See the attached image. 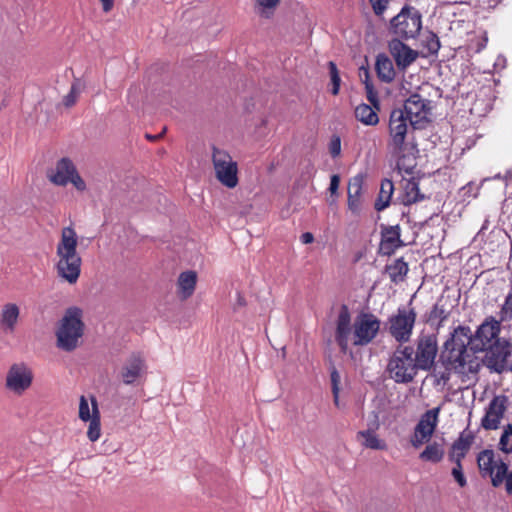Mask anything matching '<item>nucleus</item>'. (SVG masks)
I'll return each instance as SVG.
<instances>
[{
	"mask_svg": "<svg viewBox=\"0 0 512 512\" xmlns=\"http://www.w3.org/2000/svg\"><path fill=\"white\" fill-rule=\"evenodd\" d=\"M166 131V128L163 129L162 133L160 134H157V135H152V134H146L145 137L146 139H148L149 141H156L158 139H160L163 135V133Z\"/></svg>",
	"mask_w": 512,
	"mask_h": 512,
	"instance_id": "69168bd1",
	"label": "nucleus"
},
{
	"mask_svg": "<svg viewBox=\"0 0 512 512\" xmlns=\"http://www.w3.org/2000/svg\"><path fill=\"white\" fill-rule=\"evenodd\" d=\"M512 319V294H509L500 310V322Z\"/></svg>",
	"mask_w": 512,
	"mask_h": 512,
	"instance_id": "a18cd8bd",
	"label": "nucleus"
},
{
	"mask_svg": "<svg viewBox=\"0 0 512 512\" xmlns=\"http://www.w3.org/2000/svg\"><path fill=\"white\" fill-rule=\"evenodd\" d=\"M83 311L77 306L66 309L56 331L57 347L66 352L74 351L79 339L84 334L85 324L82 320Z\"/></svg>",
	"mask_w": 512,
	"mask_h": 512,
	"instance_id": "39448f33",
	"label": "nucleus"
},
{
	"mask_svg": "<svg viewBox=\"0 0 512 512\" xmlns=\"http://www.w3.org/2000/svg\"><path fill=\"white\" fill-rule=\"evenodd\" d=\"M466 99V108H459V111L463 112L462 120L464 123L463 126H466V123L470 125V116H474L476 118L484 117L487 113H489L492 109L493 98L491 95L490 88H483L480 90L479 94L474 91H466L465 92Z\"/></svg>",
	"mask_w": 512,
	"mask_h": 512,
	"instance_id": "1a4fd4ad",
	"label": "nucleus"
},
{
	"mask_svg": "<svg viewBox=\"0 0 512 512\" xmlns=\"http://www.w3.org/2000/svg\"><path fill=\"white\" fill-rule=\"evenodd\" d=\"M359 77L363 84L367 83V82H371L370 70H369L368 66L362 65L359 68Z\"/></svg>",
	"mask_w": 512,
	"mask_h": 512,
	"instance_id": "4d7b16f0",
	"label": "nucleus"
},
{
	"mask_svg": "<svg viewBox=\"0 0 512 512\" xmlns=\"http://www.w3.org/2000/svg\"><path fill=\"white\" fill-rule=\"evenodd\" d=\"M420 368L416 363H408L398 358L397 353L390 357L386 370L396 383L408 384L412 382Z\"/></svg>",
	"mask_w": 512,
	"mask_h": 512,
	"instance_id": "dca6fc26",
	"label": "nucleus"
},
{
	"mask_svg": "<svg viewBox=\"0 0 512 512\" xmlns=\"http://www.w3.org/2000/svg\"><path fill=\"white\" fill-rule=\"evenodd\" d=\"M422 29V15L420 11L411 5H404L400 12L394 16L388 25L389 33L395 37L406 41L415 39Z\"/></svg>",
	"mask_w": 512,
	"mask_h": 512,
	"instance_id": "423d86ee",
	"label": "nucleus"
},
{
	"mask_svg": "<svg viewBox=\"0 0 512 512\" xmlns=\"http://www.w3.org/2000/svg\"><path fill=\"white\" fill-rule=\"evenodd\" d=\"M439 412L440 406L429 409L421 415L410 439L414 448H420L423 444L431 441L437 427Z\"/></svg>",
	"mask_w": 512,
	"mask_h": 512,
	"instance_id": "9b49d317",
	"label": "nucleus"
},
{
	"mask_svg": "<svg viewBox=\"0 0 512 512\" xmlns=\"http://www.w3.org/2000/svg\"><path fill=\"white\" fill-rule=\"evenodd\" d=\"M340 175L339 174H332L330 177V184L328 187V191L330 193L331 197L337 198L339 196V186H340Z\"/></svg>",
	"mask_w": 512,
	"mask_h": 512,
	"instance_id": "3c124183",
	"label": "nucleus"
},
{
	"mask_svg": "<svg viewBox=\"0 0 512 512\" xmlns=\"http://www.w3.org/2000/svg\"><path fill=\"white\" fill-rule=\"evenodd\" d=\"M217 180L227 188L233 189L238 185V166L237 162H219L214 168Z\"/></svg>",
	"mask_w": 512,
	"mask_h": 512,
	"instance_id": "4be33fe9",
	"label": "nucleus"
},
{
	"mask_svg": "<svg viewBox=\"0 0 512 512\" xmlns=\"http://www.w3.org/2000/svg\"><path fill=\"white\" fill-rule=\"evenodd\" d=\"M375 71L378 79L384 83H391L396 76L393 63L385 53L376 56Z\"/></svg>",
	"mask_w": 512,
	"mask_h": 512,
	"instance_id": "b1692460",
	"label": "nucleus"
},
{
	"mask_svg": "<svg viewBox=\"0 0 512 512\" xmlns=\"http://www.w3.org/2000/svg\"><path fill=\"white\" fill-rule=\"evenodd\" d=\"M358 436L364 438V445L367 448L382 450L385 444L377 437V435L371 430H363L358 432Z\"/></svg>",
	"mask_w": 512,
	"mask_h": 512,
	"instance_id": "e433bc0d",
	"label": "nucleus"
},
{
	"mask_svg": "<svg viewBox=\"0 0 512 512\" xmlns=\"http://www.w3.org/2000/svg\"><path fill=\"white\" fill-rule=\"evenodd\" d=\"M448 339H446L442 344V351L439 356V361L442 363V365L445 368V371L441 373V380H443V383L446 384L448 382Z\"/></svg>",
	"mask_w": 512,
	"mask_h": 512,
	"instance_id": "79ce46f5",
	"label": "nucleus"
},
{
	"mask_svg": "<svg viewBox=\"0 0 512 512\" xmlns=\"http://www.w3.org/2000/svg\"><path fill=\"white\" fill-rule=\"evenodd\" d=\"M476 460L480 475L490 478L493 487H500L504 482L507 463L500 456L496 457L492 449L480 451Z\"/></svg>",
	"mask_w": 512,
	"mask_h": 512,
	"instance_id": "6e6552de",
	"label": "nucleus"
},
{
	"mask_svg": "<svg viewBox=\"0 0 512 512\" xmlns=\"http://www.w3.org/2000/svg\"><path fill=\"white\" fill-rule=\"evenodd\" d=\"M472 443V437L469 435H464L463 433L460 435L459 439L456 440L453 445L450 447V450L456 453L457 459H461L465 456V453L468 451L470 445Z\"/></svg>",
	"mask_w": 512,
	"mask_h": 512,
	"instance_id": "c9c22d12",
	"label": "nucleus"
},
{
	"mask_svg": "<svg viewBox=\"0 0 512 512\" xmlns=\"http://www.w3.org/2000/svg\"><path fill=\"white\" fill-rule=\"evenodd\" d=\"M300 240L303 244H311L314 242V235L311 232H304L301 234Z\"/></svg>",
	"mask_w": 512,
	"mask_h": 512,
	"instance_id": "680f3d73",
	"label": "nucleus"
},
{
	"mask_svg": "<svg viewBox=\"0 0 512 512\" xmlns=\"http://www.w3.org/2000/svg\"><path fill=\"white\" fill-rule=\"evenodd\" d=\"M425 47L427 48L429 54H435L438 52L440 48V42L436 34L430 32V35L426 40Z\"/></svg>",
	"mask_w": 512,
	"mask_h": 512,
	"instance_id": "8fccbe9b",
	"label": "nucleus"
},
{
	"mask_svg": "<svg viewBox=\"0 0 512 512\" xmlns=\"http://www.w3.org/2000/svg\"><path fill=\"white\" fill-rule=\"evenodd\" d=\"M483 353L479 361L488 371L493 374H504L512 372V344L509 340L496 341L494 345L481 350Z\"/></svg>",
	"mask_w": 512,
	"mask_h": 512,
	"instance_id": "0eeeda50",
	"label": "nucleus"
},
{
	"mask_svg": "<svg viewBox=\"0 0 512 512\" xmlns=\"http://www.w3.org/2000/svg\"><path fill=\"white\" fill-rule=\"evenodd\" d=\"M102 3V8L104 12H109L112 10L114 6V0H100Z\"/></svg>",
	"mask_w": 512,
	"mask_h": 512,
	"instance_id": "e2e57ef3",
	"label": "nucleus"
},
{
	"mask_svg": "<svg viewBox=\"0 0 512 512\" xmlns=\"http://www.w3.org/2000/svg\"><path fill=\"white\" fill-rule=\"evenodd\" d=\"M380 243L377 254L380 256H392L398 249L406 246L401 238V227L399 224H380Z\"/></svg>",
	"mask_w": 512,
	"mask_h": 512,
	"instance_id": "ddd939ff",
	"label": "nucleus"
},
{
	"mask_svg": "<svg viewBox=\"0 0 512 512\" xmlns=\"http://www.w3.org/2000/svg\"><path fill=\"white\" fill-rule=\"evenodd\" d=\"M504 178L507 182L512 183V168L506 172Z\"/></svg>",
	"mask_w": 512,
	"mask_h": 512,
	"instance_id": "338daca9",
	"label": "nucleus"
},
{
	"mask_svg": "<svg viewBox=\"0 0 512 512\" xmlns=\"http://www.w3.org/2000/svg\"><path fill=\"white\" fill-rule=\"evenodd\" d=\"M329 152L333 158L338 157L341 153V139L339 136L333 135L329 144Z\"/></svg>",
	"mask_w": 512,
	"mask_h": 512,
	"instance_id": "603ef678",
	"label": "nucleus"
},
{
	"mask_svg": "<svg viewBox=\"0 0 512 512\" xmlns=\"http://www.w3.org/2000/svg\"><path fill=\"white\" fill-rule=\"evenodd\" d=\"M426 448L420 453L419 458L422 461L437 463L444 456V449L442 444L434 440L432 443H426Z\"/></svg>",
	"mask_w": 512,
	"mask_h": 512,
	"instance_id": "473e14b6",
	"label": "nucleus"
},
{
	"mask_svg": "<svg viewBox=\"0 0 512 512\" xmlns=\"http://www.w3.org/2000/svg\"><path fill=\"white\" fill-rule=\"evenodd\" d=\"M398 155V160L396 163V169L399 173L405 172L406 174L412 175L414 173V169L416 167V163L406 164L405 161L407 159L406 155L402 153H396Z\"/></svg>",
	"mask_w": 512,
	"mask_h": 512,
	"instance_id": "c03bdc74",
	"label": "nucleus"
},
{
	"mask_svg": "<svg viewBox=\"0 0 512 512\" xmlns=\"http://www.w3.org/2000/svg\"><path fill=\"white\" fill-rule=\"evenodd\" d=\"M328 71L330 76V85L329 89L330 93L334 96L339 94L340 86H341V77L340 72L337 68V65L333 61L328 62Z\"/></svg>",
	"mask_w": 512,
	"mask_h": 512,
	"instance_id": "f704fd0d",
	"label": "nucleus"
},
{
	"mask_svg": "<svg viewBox=\"0 0 512 512\" xmlns=\"http://www.w3.org/2000/svg\"><path fill=\"white\" fill-rule=\"evenodd\" d=\"M437 339L434 334L421 335L418 338L415 363L421 370H430L437 355Z\"/></svg>",
	"mask_w": 512,
	"mask_h": 512,
	"instance_id": "2eb2a0df",
	"label": "nucleus"
},
{
	"mask_svg": "<svg viewBox=\"0 0 512 512\" xmlns=\"http://www.w3.org/2000/svg\"><path fill=\"white\" fill-rule=\"evenodd\" d=\"M77 246L76 231L71 226L63 228L56 248L59 257L56 268L58 276L70 284L76 283L81 274L82 259L77 252Z\"/></svg>",
	"mask_w": 512,
	"mask_h": 512,
	"instance_id": "20e7f679",
	"label": "nucleus"
},
{
	"mask_svg": "<svg viewBox=\"0 0 512 512\" xmlns=\"http://www.w3.org/2000/svg\"><path fill=\"white\" fill-rule=\"evenodd\" d=\"M505 491L508 495H512V471H509V466L507 465V470L504 476Z\"/></svg>",
	"mask_w": 512,
	"mask_h": 512,
	"instance_id": "6e6d98bb",
	"label": "nucleus"
},
{
	"mask_svg": "<svg viewBox=\"0 0 512 512\" xmlns=\"http://www.w3.org/2000/svg\"><path fill=\"white\" fill-rule=\"evenodd\" d=\"M93 417L94 410L92 409V412H90L88 400L85 396H81L79 401V418L84 422H88Z\"/></svg>",
	"mask_w": 512,
	"mask_h": 512,
	"instance_id": "37998d69",
	"label": "nucleus"
},
{
	"mask_svg": "<svg viewBox=\"0 0 512 512\" xmlns=\"http://www.w3.org/2000/svg\"><path fill=\"white\" fill-rule=\"evenodd\" d=\"M340 379V373L338 372L335 365L332 363L330 367L331 391L333 394L334 404L337 407H339Z\"/></svg>",
	"mask_w": 512,
	"mask_h": 512,
	"instance_id": "4c0bfd02",
	"label": "nucleus"
},
{
	"mask_svg": "<svg viewBox=\"0 0 512 512\" xmlns=\"http://www.w3.org/2000/svg\"><path fill=\"white\" fill-rule=\"evenodd\" d=\"M388 49L399 70H406L419 56L418 51L413 50L401 39H391Z\"/></svg>",
	"mask_w": 512,
	"mask_h": 512,
	"instance_id": "aec40b11",
	"label": "nucleus"
},
{
	"mask_svg": "<svg viewBox=\"0 0 512 512\" xmlns=\"http://www.w3.org/2000/svg\"><path fill=\"white\" fill-rule=\"evenodd\" d=\"M394 192V184L390 179H383L380 186L378 197L374 203V209L377 212L385 210L391 203Z\"/></svg>",
	"mask_w": 512,
	"mask_h": 512,
	"instance_id": "c85d7f7f",
	"label": "nucleus"
},
{
	"mask_svg": "<svg viewBox=\"0 0 512 512\" xmlns=\"http://www.w3.org/2000/svg\"><path fill=\"white\" fill-rule=\"evenodd\" d=\"M394 353H397L398 358H400L402 361L415 363V358H413L414 349L411 346H405L404 348L399 346Z\"/></svg>",
	"mask_w": 512,
	"mask_h": 512,
	"instance_id": "49530a36",
	"label": "nucleus"
},
{
	"mask_svg": "<svg viewBox=\"0 0 512 512\" xmlns=\"http://www.w3.org/2000/svg\"><path fill=\"white\" fill-rule=\"evenodd\" d=\"M196 283L197 273L195 271L188 270L180 273L178 277V287L181 299L186 300L193 295Z\"/></svg>",
	"mask_w": 512,
	"mask_h": 512,
	"instance_id": "393cba45",
	"label": "nucleus"
},
{
	"mask_svg": "<svg viewBox=\"0 0 512 512\" xmlns=\"http://www.w3.org/2000/svg\"><path fill=\"white\" fill-rule=\"evenodd\" d=\"M407 120L409 118L401 108H394L389 117V133L394 153H402L405 149L407 135Z\"/></svg>",
	"mask_w": 512,
	"mask_h": 512,
	"instance_id": "4468645a",
	"label": "nucleus"
},
{
	"mask_svg": "<svg viewBox=\"0 0 512 512\" xmlns=\"http://www.w3.org/2000/svg\"><path fill=\"white\" fill-rule=\"evenodd\" d=\"M32 381V371L25 364H13L7 372L6 387L21 394L31 386Z\"/></svg>",
	"mask_w": 512,
	"mask_h": 512,
	"instance_id": "f3484780",
	"label": "nucleus"
},
{
	"mask_svg": "<svg viewBox=\"0 0 512 512\" xmlns=\"http://www.w3.org/2000/svg\"><path fill=\"white\" fill-rule=\"evenodd\" d=\"M381 320L371 312L361 311L351 323V313L347 304H341L335 321V342L341 353L349 350V338L353 333L354 346H366L371 343L380 331Z\"/></svg>",
	"mask_w": 512,
	"mask_h": 512,
	"instance_id": "7ed1b4c3",
	"label": "nucleus"
},
{
	"mask_svg": "<svg viewBox=\"0 0 512 512\" xmlns=\"http://www.w3.org/2000/svg\"><path fill=\"white\" fill-rule=\"evenodd\" d=\"M508 398L505 395H497L489 402L485 415L481 419V425L486 430L498 429L501 419L507 409Z\"/></svg>",
	"mask_w": 512,
	"mask_h": 512,
	"instance_id": "a211bd4d",
	"label": "nucleus"
},
{
	"mask_svg": "<svg viewBox=\"0 0 512 512\" xmlns=\"http://www.w3.org/2000/svg\"><path fill=\"white\" fill-rule=\"evenodd\" d=\"M19 307L14 303H8L3 306L0 326L4 329L13 331L19 317Z\"/></svg>",
	"mask_w": 512,
	"mask_h": 512,
	"instance_id": "c756f323",
	"label": "nucleus"
},
{
	"mask_svg": "<svg viewBox=\"0 0 512 512\" xmlns=\"http://www.w3.org/2000/svg\"><path fill=\"white\" fill-rule=\"evenodd\" d=\"M257 3L262 6L263 8H268V9H271V8H275L280 0H256Z\"/></svg>",
	"mask_w": 512,
	"mask_h": 512,
	"instance_id": "052dcab7",
	"label": "nucleus"
},
{
	"mask_svg": "<svg viewBox=\"0 0 512 512\" xmlns=\"http://www.w3.org/2000/svg\"><path fill=\"white\" fill-rule=\"evenodd\" d=\"M471 190H472V186H471L470 183H468L467 185L463 186L459 190L458 196L461 199L460 200L461 202H464L466 200V197H470Z\"/></svg>",
	"mask_w": 512,
	"mask_h": 512,
	"instance_id": "bf43d9fd",
	"label": "nucleus"
},
{
	"mask_svg": "<svg viewBox=\"0 0 512 512\" xmlns=\"http://www.w3.org/2000/svg\"><path fill=\"white\" fill-rule=\"evenodd\" d=\"M237 302L240 306H244L246 305V301L244 299V297H242L240 294H238V299H237Z\"/></svg>",
	"mask_w": 512,
	"mask_h": 512,
	"instance_id": "774afa93",
	"label": "nucleus"
},
{
	"mask_svg": "<svg viewBox=\"0 0 512 512\" xmlns=\"http://www.w3.org/2000/svg\"><path fill=\"white\" fill-rule=\"evenodd\" d=\"M471 84V78L465 77L462 83H458V88L453 87L452 93H450V99H453V110L459 115L462 119L463 112L459 111V108H466V99L465 92L473 91L468 86Z\"/></svg>",
	"mask_w": 512,
	"mask_h": 512,
	"instance_id": "a878e982",
	"label": "nucleus"
},
{
	"mask_svg": "<svg viewBox=\"0 0 512 512\" xmlns=\"http://www.w3.org/2000/svg\"><path fill=\"white\" fill-rule=\"evenodd\" d=\"M81 86L82 84L80 79L77 78L73 81L69 93L63 98V104L65 107H72L76 103Z\"/></svg>",
	"mask_w": 512,
	"mask_h": 512,
	"instance_id": "ea45409f",
	"label": "nucleus"
},
{
	"mask_svg": "<svg viewBox=\"0 0 512 512\" xmlns=\"http://www.w3.org/2000/svg\"><path fill=\"white\" fill-rule=\"evenodd\" d=\"M47 176L53 184L58 186H66L68 183H71L80 192L85 191L87 188L73 161L68 157L59 159L55 170L48 172Z\"/></svg>",
	"mask_w": 512,
	"mask_h": 512,
	"instance_id": "9d476101",
	"label": "nucleus"
},
{
	"mask_svg": "<svg viewBox=\"0 0 512 512\" xmlns=\"http://www.w3.org/2000/svg\"><path fill=\"white\" fill-rule=\"evenodd\" d=\"M441 301L442 298H440L439 301L433 305L430 311H427L424 314L423 318L425 323L431 326H440L441 323L446 319L447 315L445 314L444 305L440 304Z\"/></svg>",
	"mask_w": 512,
	"mask_h": 512,
	"instance_id": "72a5a7b5",
	"label": "nucleus"
},
{
	"mask_svg": "<svg viewBox=\"0 0 512 512\" xmlns=\"http://www.w3.org/2000/svg\"><path fill=\"white\" fill-rule=\"evenodd\" d=\"M424 198L425 195L420 192L419 180L415 177L407 180L404 186V194L401 198V203L405 206H409L423 200ZM397 200H400V197H398Z\"/></svg>",
	"mask_w": 512,
	"mask_h": 512,
	"instance_id": "cd10ccee",
	"label": "nucleus"
},
{
	"mask_svg": "<svg viewBox=\"0 0 512 512\" xmlns=\"http://www.w3.org/2000/svg\"><path fill=\"white\" fill-rule=\"evenodd\" d=\"M402 110L409 118L412 128L414 130L421 129L426 117L417 120H413V117H419L421 113L427 114L431 110V101L423 99L418 93H413L406 99Z\"/></svg>",
	"mask_w": 512,
	"mask_h": 512,
	"instance_id": "6ab92c4d",
	"label": "nucleus"
},
{
	"mask_svg": "<svg viewBox=\"0 0 512 512\" xmlns=\"http://www.w3.org/2000/svg\"><path fill=\"white\" fill-rule=\"evenodd\" d=\"M370 104H368L370 107H372L376 113L378 114V112L380 111L381 109V103H380V99L377 98L376 101H369Z\"/></svg>",
	"mask_w": 512,
	"mask_h": 512,
	"instance_id": "0e129e2a",
	"label": "nucleus"
},
{
	"mask_svg": "<svg viewBox=\"0 0 512 512\" xmlns=\"http://www.w3.org/2000/svg\"><path fill=\"white\" fill-rule=\"evenodd\" d=\"M355 118L367 126H375L379 123L378 114L366 103H361L355 108Z\"/></svg>",
	"mask_w": 512,
	"mask_h": 512,
	"instance_id": "2f4dec72",
	"label": "nucleus"
},
{
	"mask_svg": "<svg viewBox=\"0 0 512 512\" xmlns=\"http://www.w3.org/2000/svg\"><path fill=\"white\" fill-rule=\"evenodd\" d=\"M373 12L381 16L387 8L388 0H370Z\"/></svg>",
	"mask_w": 512,
	"mask_h": 512,
	"instance_id": "864d4df0",
	"label": "nucleus"
},
{
	"mask_svg": "<svg viewBox=\"0 0 512 512\" xmlns=\"http://www.w3.org/2000/svg\"><path fill=\"white\" fill-rule=\"evenodd\" d=\"M465 132H467V130H465ZM468 133L471 134L472 133V130H468ZM471 135H464L463 138L466 139V147L463 148L461 146L462 142H461V139L458 135H455L453 138H452V141H451V145L455 146L456 149H460L461 150V154L464 152L465 149H470L474 144V140H471L470 139Z\"/></svg>",
	"mask_w": 512,
	"mask_h": 512,
	"instance_id": "de8ad7c7",
	"label": "nucleus"
},
{
	"mask_svg": "<svg viewBox=\"0 0 512 512\" xmlns=\"http://www.w3.org/2000/svg\"><path fill=\"white\" fill-rule=\"evenodd\" d=\"M507 65V59L503 54H499L494 62V69L495 70H503L506 68Z\"/></svg>",
	"mask_w": 512,
	"mask_h": 512,
	"instance_id": "13d9d810",
	"label": "nucleus"
},
{
	"mask_svg": "<svg viewBox=\"0 0 512 512\" xmlns=\"http://www.w3.org/2000/svg\"><path fill=\"white\" fill-rule=\"evenodd\" d=\"M364 177L362 174H357L352 177L348 183V209L355 215H359L360 213V195L362 192Z\"/></svg>",
	"mask_w": 512,
	"mask_h": 512,
	"instance_id": "5701e85b",
	"label": "nucleus"
},
{
	"mask_svg": "<svg viewBox=\"0 0 512 512\" xmlns=\"http://www.w3.org/2000/svg\"><path fill=\"white\" fill-rule=\"evenodd\" d=\"M145 360L138 353H133L121 369V378L124 384H138L139 380L146 373Z\"/></svg>",
	"mask_w": 512,
	"mask_h": 512,
	"instance_id": "412c9836",
	"label": "nucleus"
},
{
	"mask_svg": "<svg viewBox=\"0 0 512 512\" xmlns=\"http://www.w3.org/2000/svg\"><path fill=\"white\" fill-rule=\"evenodd\" d=\"M498 445L503 453H512V424L504 426Z\"/></svg>",
	"mask_w": 512,
	"mask_h": 512,
	"instance_id": "58836bf2",
	"label": "nucleus"
},
{
	"mask_svg": "<svg viewBox=\"0 0 512 512\" xmlns=\"http://www.w3.org/2000/svg\"><path fill=\"white\" fill-rule=\"evenodd\" d=\"M461 459H456V467L452 468L451 474L454 477L455 481L461 486L464 487L467 483L466 478L462 472Z\"/></svg>",
	"mask_w": 512,
	"mask_h": 512,
	"instance_id": "09e8293b",
	"label": "nucleus"
},
{
	"mask_svg": "<svg viewBox=\"0 0 512 512\" xmlns=\"http://www.w3.org/2000/svg\"><path fill=\"white\" fill-rule=\"evenodd\" d=\"M212 162H213V166L214 168H216L218 166V163L219 162H223V164H226L227 162H232V157L230 156V154L224 150H221L219 148H217L216 146H213L212 147Z\"/></svg>",
	"mask_w": 512,
	"mask_h": 512,
	"instance_id": "a19ab883",
	"label": "nucleus"
},
{
	"mask_svg": "<svg viewBox=\"0 0 512 512\" xmlns=\"http://www.w3.org/2000/svg\"><path fill=\"white\" fill-rule=\"evenodd\" d=\"M416 320L414 309L407 311L404 307H399L396 315L389 318V333L399 343L409 341Z\"/></svg>",
	"mask_w": 512,
	"mask_h": 512,
	"instance_id": "f8f14e48",
	"label": "nucleus"
},
{
	"mask_svg": "<svg viewBox=\"0 0 512 512\" xmlns=\"http://www.w3.org/2000/svg\"><path fill=\"white\" fill-rule=\"evenodd\" d=\"M501 0H450V32L456 37L466 36L464 44L454 50L467 56L481 52L487 45L488 36L485 31H475L472 6L482 9L495 8Z\"/></svg>",
	"mask_w": 512,
	"mask_h": 512,
	"instance_id": "f03ea898",
	"label": "nucleus"
},
{
	"mask_svg": "<svg viewBox=\"0 0 512 512\" xmlns=\"http://www.w3.org/2000/svg\"><path fill=\"white\" fill-rule=\"evenodd\" d=\"M384 272L389 274L391 282L398 284L405 280L408 272V263L403 257L397 258L391 264H386Z\"/></svg>",
	"mask_w": 512,
	"mask_h": 512,
	"instance_id": "bb28decb",
	"label": "nucleus"
},
{
	"mask_svg": "<svg viewBox=\"0 0 512 512\" xmlns=\"http://www.w3.org/2000/svg\"><path fill=\"white\" fill-rule=\"evenodd\" d=\"M365 91H366V97L368 101H376L378 97V92L375 89L372 81L364 83Z\"/></svg>",
	"mask_w": 512,
	"mask_h": 512,
	"instance_id": "5fc2aeb1",
	"label": "nucleus"
},
{
	"mask_svg": "<svg viewBox=\"0 0 512 512\" xmlns=\"http://www.w3.org/2000/svg\"><path fill=\"white\" fill-rule=\"evenodd\" d=\"M90 400L91 406L94 410V417L89 420L90 424L87 431V437L91 442H95L100 438L101 435L100 411L96 397L91 396Z\"/></svg>",
	"mask_w": 512,
	"mask_h": 512,
	"instance_id": "7c9ffc66",
	"label": "nucleus"
},
{
	"mask_svg": "<svg viewBox=\"0 0 512 512\" xmlns=\"http://www.w3.org/2000/svg\"><path fill=\"white\" fill-rule=\"evenodd\" d=\"M501 322L493 316L487 317L474 334L468 326L459 325L450 333V370L466 374L477 372L480 366L476 353L504 341L499 337Z\"/></svg>",
	"mask_w": 512,
	"mask_h": 512,
	"instance_id": "f257e3e1",
	"label": "nucleus"
}]
</instances>
